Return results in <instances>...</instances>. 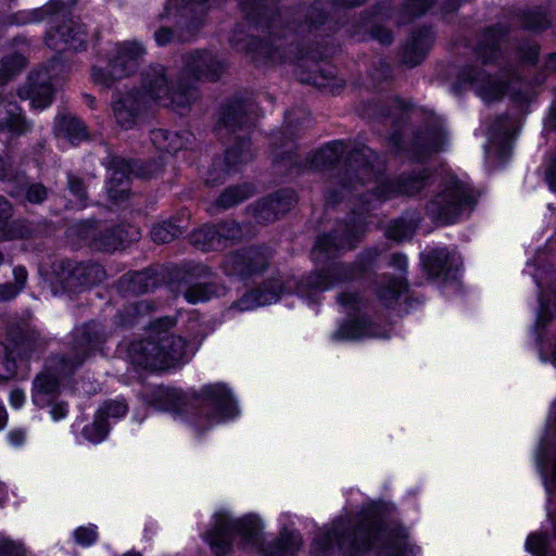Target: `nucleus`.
<instances>
[{"mask_svg": "<svg viewBox=\"0 0 556 556\" xmlns=\"http://www.w3.org/2000/svg\"><path fill=\"white\" fill-rule=\"evenodd\" d=\"M249 115L245 98L235 94L226 98L217 110L216 129L236 132L243 128Z\"/></svg>", "mask_w": 556, "mask_h": 556, "instance_id": "29", "label": "nucleus"}, {"mask_svg": "<svg viewBox=\"0 0 556 556\" xmlns=\"http://www.w3.org/2000/svg\"><path fill=\"white\" fill-rule=\"evenodd\" d=\"M268 197L280 217L287 215L299 201L296 192L291 188H280L268 193Z\"/></svg>", "mask_w": 556, "mask_h": 556, "instance_id": "60", "label": "nucleus"}, {"mask_svg": "<svg viewBox=\"0 0 556 556\" xmlns=\"http://www.w3.org/2000/svg\"><path fill=\"white\" fill-rule=\"evenodd\" d=\"M409 285L406 278L392 276L387 281L378 286L376 295L383 307L394 308L402 295H405L404 302L412 306L413 302L421 303V300L408 294Z\"/></svg>", "mask_w": 556, "mask_h": 556, "instance_id": "37", "label": "nucleus"}, {"mask_svg": "<svg viewBox=\"0 0 556 556\" xmlns=\"http://www.w3.org/2000/svg\"><path fill=\"white\" fill-rule=\"evenodd\" d=\"M556 317V293H541L539 308L535 318V330L539 336L543 333L552 320Z\"/></svg>", "mask_w": 556, "mask_h": 556, "instance_id": "55", "label": "nucleus"}, {"mask_svg": "<svg viewBox=\"0 0 556 556\" xmlns=\"http://www.w3.org/2000/svg\"><path fill=\"white\" fill-rule=\"evenodd\" d=\"M535 462L546 489H556V464H554V444L542 440L536 452Z\"/></svg>", "mask_w": 556, "mask_h": 556, "instance_id": "50", "label": "nucleus"}, {"mask_svg": "<svg viewBox=\"0 0 556 556\" xmlns=\"http://www.w3.org/2000/svg\"><path fill=\"white\" fill-rule=\"evenodd\" d=\"M285 280L278 276L264 279L258 286L245 291L236 302L235 306L242 311L270 305L280 301L283 294H289Z\"/></svg>", "mask_w": 556, "mask_h": 556, "instance_id": "22", "label": "nucleus"}, {"mask_svg": "<svg viewBox=\"0 0 556 556\" xmlns=\"http://www.w3.org/2000/svg\"><path fill=\"white\" fill-rule=\"evenodd\" d=\"M141 400L149 408L178 416L188 424L192 407L190 389L157 384L147 389L141 394Z\"/></svg>", "mask_w": 556, "mask_h": 556, "instance_id": "13", "label": "nucleus"}, {"mask_svg": "<svg viewBox=\"0 0 556 556\" xmlns=\"http://www.w3.org/2000/svg\"><path fill=\"white\" fill-rule=\"evenodd\" d=\"M356 28L353 27V23L350 26V34L361 42H368L370 40L377 41L383 47H389L394 42V33L392 29L383 24L371 22L365 29L356 33Z\"/></svg>", "mask_w": 556, "mask_h": 556, "instance_id": "52", "label": "nucleus"}, {"mask_svg": "<svg viewBox=\"0 0 556 556\" xmlns=\"http://www.w3.org/2000/svg\"><path fill=\"white\" fill-rule=\"evenodd\" d=\"M332 337L338 341H355L363 338H390L389 331L375 323L368 314H348L346 318L339 323Z\"/></svg>", "mask_w": 556, "mask_h": 556, "instance_id": "24", "label": "nucleus"}, {"mask_svg": "<svg viewBox=\"0 0 556 556\" xmlns=\"http://www.w3.org/2000/svg\"><path fill=\"white\" fill-rule=\"evenodd\" d=\"M380 255L379 248L371 245L359 251L352 262L330 257L323 264L338 287L350 282H365L374 278L377 275Z\"/></svg>", "mask_w": 556, "mask_h": 556, "instance_id": "10", "label": "nucleus"}, {"mask_svg": "<svg viewBox=\"0 0 556 556\" xmlns=\"http://www.w3.org/2000/svg\"><path fill=\"white\" fill-rule=\"evenodd\" d=\"M135 177L150 180L164 173L165 164L161 157L140 160L135 159Z\"/></svg>", "mask_w": 556, "mask_h": 556, "instance_id": "63", "label": "nucleus"}, {"mask_svg": "<svg viewBox=\"0 0 556 556\" xmlns=\"http://www.w3.org/2000/svg\"><path fill=\"white\" fill-rule=\"evenodd\" d=\"M192 136L189 130L156 128L151 131V141L160 152L176 155L188 148Z\"/></svg>", "mask_w": 556, "mask_h": 556, "instance_id": "40", "label": "nucleus"}, {"mask_svg": "<svg viewBox=\"0 0 556 556\" xmlns=\"http://www.w3.org/2000/svg\"><path fill=\"white\" fill-rule=\"evenodd\" d=\"M225 71V62L208 49L198 48L182 55V72L193 81L217 83Z\"/></svg>", "mask_w": 556, "mask_h": 556, "instance_id": "18", "label": "nucleus"}, {"mask_svg": "<svg viewBox=\"0 0 556 556\" xmlns=\"http://www.w3.org/2000/svg\"><path fill=\"white\" fill-rule=\"evenodd\" d=\"M392 11L393 8L391 3L378 1L359 13L358 18L353 22V27L356 28V33H358L365 29L366 26H369L371 22H375L378 17L388 21L391 17Z\"/></svg>", "mask_w": 556, "mask_h": 556, "instance_id": "56", "label": "nucleus"}, {"mask_svg": "<svg viewBox=\"0 0 556 556\" xmlns=\"http://www.w3.org/2000/svg\"><path fill=\"white\" fill-rule=\"evenodd\" d=\"M478 201L472 189L455 174L443 178L439 191L426 203L427 216L437 226H451L459 222L463 214L472 212Z\"/></svg>", "mask_w": 556, "mask_h": 556, "instance_id": "6", "label": "nucleus"}, {"mask_svg": "<svg viewBox=\"0 0 556 556\" xmlns=\"http://www.w3.org/2000/svg\"><path fill=\"white\" fill-rule=\"evenodd\" d=\"M218 285L216 282H194L188 285L185 290V300L190 304L205 303L218 296Z\"/></svg>", "mask_w": 556, "mask_h": 556, "instance_id": "57", "label": "nucleus"}, {"mask_svg": "<svg viewBox=\"0 0 556 556\" xmlns=\"http://www.w3.org/2000/svg\"><path fill=\"white\" fill-rule=\"evenodd\" d=\"M30 129L31 123L26 118L18 103L0 93V134L18 137Z\"/></svg>", "mask_w": 556, "mask_h": 556, "instance_id": "31", "label": "nucleus"}, {"mask_svg": "<svg viewBox=\"0 0 556 556\" xmlns=\"http://www.w3.org/2000/svg\"><path fill=\"white\" fill-rule=\"evenodd\" d=\"M168 270L164 265H155L142 270H129L118 280V290L125 294L142 295L168 286Z\"/></svg>", "mask_w": 556, "mask_h": 556, "instance_id": "19", "label": "nucleus"}, {"mask_svg": "<svg viewBox=\"0 0 556 556\" xmlns=\"http://www.w3.org/2000/svg\"><path fill=\"white\" fill-rule=\"evenodd\" d=\"M220 160L228 166L235 174L242 169V166L253 160L252 141L248 136H239L229 146Z\"/></svg>", "mask_w": 556, "mask_h": 556, "instance_id": "45", "label": "nucleus"}, {"mask_svg": "<svg viewBox=\"0 0 556 556\" xmlns=\"http://www.w3.org/2000/svg\"><path fill=\"white\" fill-rule=\"evenodd\" d=\"M197 98V87L190 78L181 76L173 81L168 96L162 105L173 111H189Z\"/></svg>", "mask_w": 556, "mask_h": 556, "instance_id": "39", "label": "nucleus"}, {"mask_svg": "<svg viewBox=\"0 0 556 556\" xmlns=\"http://www.w3.org/2000/svg\"><path fill=\"white\" fill-rule=\"evenodd\" d=\"M20 96L30 100L34 109L45 110L52 104L55 88L47 73L30 72L26 86L20 90Z\"/></svg>", "mask_w": 556, "mask_h": 556, "instance_id": "30", "label": "nucleus"}, {"mask_svg": "<svg viewBox=\"0 0 556 556\" xmlns=\"http://www.w3.org/2000/svg\"><path fill=\"white\" fill-rule=\"evenodd\" d=\"M336 287L331 276L321 264L319 268H314L302 275L294 283V291H290L289 294H295L303 299L309 307H318L321 304V293Z\"/></svg>", "mask_w": 556, "mask_h": 556, "instance_id": "23", "label": "nucleus"}, {"mask_svg": "<svg viewBox=\"0 0 556 556\" xmlns=\"http://www.w3.org/2000/svg\"><path fill=\"white\" fill-rule=\"evenodd\" d=\"M191 414L188 425L198 437L205 434L214 424H224L240 415L238 401L226 382H211L199 390L190 388Z\"/></svg>", "mask_w": 556, "mask_h": 556, "instance_id": "4", "label": "nucleus"}, {"mask_svg": "<svg viewBox=\"0 0 556 556\" xmlns=\"http://www.w3.org/2000/svg\"><path fill=\"white\" fill-rule=\"evenodd\" d=\"M280 0H238L243 21L254 29H271L280 16Z\"/></svg>", "mask_w": 556, "mask_h": 556, "instance_id": "25", "label": "nucleus"}, {"mask_svg": "<svg viewBox=\"0 0 556 556\" xmlns=\"http://www.w3.org/2000/svg\"><path fill=\"white\" fill-rule=\"evenodd\" d=\"M420 165L402 170L395 176L377 175L374 187L359 194L362 204L369 208L371 201L381 205L395 199H415L421 195L434 185L435 170Z\"/></svg>", "mask_w": 556, "mask_h": 556, "instance_id": "5", "label": "nucleus"}, {"mask_svg": "<svg viewBox=\"0 0 556 556\" xmlns=\"http://www.w3.org/2000/svg\"><path fill=\"white\" fill-rule=\"evenodd\" d=\"M106 342V336L103 326L90 319L73 329L71 333L72 356L63 359L64 364H70L73 368L80 367L91 355L102 350Z\"/></svg>", "mask_w": 556, "mask_h": 556, "instance_id": "15", "label": "nucleus"}, {"mask_svg": "<svg viewBox=\"0 0 556 556\" xmlns=\"http://www.w3.org/2000/svg\"><path fill=\"white\" fill-rule=\"evenodd\" d=\"M510 124V115L502 113L495 117L490 126V138L495 147V155L501 162L508 161L513 154V140L516 129Z\"/></svg>", "mask_w": 556, "mask_h": 556, "instance_id": "33", "label": "nucleus"}, {"mask_svg": "<svg viewBox=\"0 0 556 556\" xmlns=\"http://www.w3.org/2000/svg\"><path fill=\"white\" fill-rule=\"evenodd\" d=\"M111 429L109 420H104L101 415L94 413L93 421L85 425L80 434L84 440L92 444H100L109 437Z\"/></svg>", "mask_w": 556, "mask_h": 556, "instance_id": "59", "label": "nucleus"}, {"mask_svg": "<svg viewBox=\"0 0 556 556\" xmlns=\"http://www.w3.org/2000/svg\"><path fill=\"white\" fill-rule=\"evenodd\" d=\"M515 17L523 30L536 35L543 34L553 25L549 5L535 4L519 9Z\"/></svg>", "mask_w": 556, "mask_h": 556, "instance_id": "38", "label": "nucleus"}, {"mask_svg": "<svg viewBox=\"0 0 556 556\" xmlns=\"http://www.w3.org/2000/svg\"><path fill=\"white\" fill-rule=\"evenodd\" d=\"M60 382L50 371H40L31 382V402L38 408H45L59 395Z\"/></svg>", "mask_w": 556, "mask_h": 556, "instance_id": "41", "label": "nucleus"}, {"mask_svg": "<svg viewBox=\"0 0 556 556\" xmlns=\"http://www.w3.org/2000/svg\"><path fill=\"white\" fill-rule=\"evenodd\" d=\"M255 186L252 182H241L226 187L214 201L218 211H227L236 207L252 198L255 193Z\"/></svg>", "mask_w": 556, "mask_h": 556, "instance_id": "48", "label": "nucleus"}, {"mask_svg": "<svg viewBox=\"0 0 556 556\" xmlns=\"http://www.w3.org/2000/svg\"><path fill=\"white\" fill-rule=\"evenodd\" d=\"M168 270L169 285L175 282L194 283V280L206 279L213 275L212 268L202 263H184L166 266Z\"/></svg>", "mask_w": 556, "mask_h": 556, "instance_id": "47", "label": "nucleus"}, {"mask_svg": "<svg viewBox=\"0 0 556 556\" xmlns=\"http://www.w3.org/2000/svg\"><path fill=\"white\" fill-rule=\"evenodd\" d=\"M176 324L177 319L172 316H162L151 321L148 337L129 344L130 363L151 372L180 367L184 364L187 341L172 332Z\"/></svg>", "mask_w": 556, "mask_h": 556, "instance_id": "2", "label": "nucleus"}, {"mask_svg": "<svg viewBox=\"0 0 556 556\" xmlns=\"http://www.w3.org/2000/svg\"><path fill=\"white\" fill-rule=\"evenodd\" d=\"M268 266V256L261 247L256 245L231 251L223 262L225 275L242 282L263 275Z\"/></svg>", "mask_w": 556, "mask_h": 556, "instance_id": "14", "label": "nucleus"}, {"mask_svg": "<svg viewBox=\"0 0 556 556\" xmlns=\"http://www.w3.org/2000/svg\"><path fill=\"white\" fill-rule=\"evenodd\" d=\"M345 248H349V244L338 229H331L328 232L317 236L314 245V251H316L317 254L313 257L315 268H319L327 258H340V252Z\"/></svg>", "mask_w": 556, "mask_h": 556, "instance_id": "42", "label": "nucleus"}, {"mask_svg": "<svg viewBox=\"0 0 556 556\" xmlns=\"http://www.w3.org/2000/svg\"><path fill=\"white\" fill-rule=\"evenodd\" d=\"M329 21V13L318 4H312L302 20L293 21V31L312 33L320 29Z\"/></svg>", "mask_w": 556, "mask_h": 556, "instance_id": "54", "label": "nucleus"}, {"mask_svg": "<svg viewBox=\"0 0 556 556\" xmlns=\"http://www.w3.org/2000/svg\"><path fill=\"white\" fill-rule=\"evenodd\" d=\"M110 177L106 181V191L109 199L116 204L124 203L130 199L131 177L116 170H109Z\"/></svg>", "mask_w": 556, "mask_h": 556, "instance_id": "53", "label": "nucleus"}, {"mask_svg": "<svg viewBox=\"0 0 556 556\" xmlns=\"http://www.w3.org/2000/svg\"><path fill=\"white\" fill-rule=\"evenodd\" d=\"M73 232L90 250L106 254L124 251L141 238L140 229L127 222L101 226V220L89 217L76 223Z\"/></svg>", "mask_w": 556, "mask_h": 556, "instance_id": "7", "label": "nucleus"}, {"mask_svg": "<svg viewBox=\"0 0 556 556\" xmlns=\"http://www.w3.org/2000/svg\"><path fill=\"white\" fill-rule=\"evenodd\" d=\"M358 201L361 200L358 199ZM374 202L375 201H371L369 208H366L362 202H359L358 206L351 208L346 216L339 222L342 225L340 232L345 242H348L349 249L355 248L356 243L362 241L366 235L368 230L367 212L376 207Z\"/></svg>", "mask_w": 556, "mask_h": 556, "instance_id": "34", "label": "nucleus"}, {"mask_svg": "<svg viewBox=\"0 0 556 556\" xmlns=\"http://www.w3.org/2000/svg\"><path fill=\"white\" fill-rule=\"evenodd\" d=\"M295 64L301 68L298 80L304 85L317 86V78L328 76L319 68V62L325 59V50L317 41H298L291 45Z\"/></svg>", "mask_w": 556, "mask_h": 556, "instance_id": "20", "label": "nucleus"}, {"mask_svg": "<svg viewBox=\"0 0 556 556\" xmlns=\"http://www.w3.org/2000/svg\"><path fill=\"white\" fill-rule=\"evenodd\" d=\"M55 131L73 146H78L90 137L86 124L70 114L61 115L55 121Z\"/></svg>", "mask_w": 556, "mask_h": 556, "instance_id": "49", "label": "nucleus"}, {"mask_svg": "<svg viewBox=\"0 0 556 556\" xmlns=\"http://www.w3.org/2000/svg\"><path fill=\"white\" fill-rule=\"evenodd\" d=\"M466 87L475 88L476 93L485 102H496L508 94L510 80L492 75L483 67L466 63L462 65L452 84L455 93H462Z\"/></svg>", "mask_w": 556, "mask_h": 556, "instance_id": "9", "label": "nucleus"}, {"mask_svg": "<svg viewBox=\"0 0 556 556\" xmlns=\"http://www.w3.org/2000/svg\"><path fill=\"white\" fill-rule=\"evenodd\" d=\"M173 79L162 64H151L141 74V87H134L113 102L116 123L123 129H131L153 104H163Z\"/></svg>", "mask_w": 556, "mask_h": 556, "instance_id": "3", "label": "nucleus"}, {"mask_svg": "<svg viewBox=\"0 0 556 556\" xmlns=\"http://www.w3.org/2000/svg\"><path fill=\"white\" fill-rule=\"evenodd\" d=\"M187 226L188 220L182 215H173L153 224L150 230L151 240L156 244L169 243L182 236Z\"/></svg>", "mask_w": 556, "mask_h": 556, "instance_id": "46", "label": "nucleus"}, {"mask_svg": "<svg viewBox=\"0 0 556 556\" xmlns=\"http://www.w3.org/2000/svg\"><path fill=\"white\" fill-rule=\"evenodd\" d=\"M346 144L341 139L326 142L306 156L307 169L325 172L336 168L345 153Z\"/></svg>", "mask_w": 556, "mask_h": 556, "instance_id": "32", "label": "nucleus"}, {"mask_svg": "<svg viewBox=\"0 0 556 556\" xmlns=\"http://www.w3.org/2000/svg\"><path fill=\"white\" fill-rule=\"evenodd\" d=\"M102 273L103 268L97 263L65 258L60 262L55 275L63 291L78 294L100 282Z\"/></svg>", "mask_w": 556, "mask_h": 556, "instance_id": "17", "label": "nucleus"}, {"mask_svg": "<svg viewBox=\"0 0 556 556\" xmlns=\"http://www.w3.org/2000/svg\"><path fill=\"white\" fill-rule=\"evenodd\" d=\"M36 346L35 332L23 328L11 330L9 343L0 342V382L14 379L18 370L27 369Z\"/></svg>", "mask_w": 556, "mask_h": 556, "instance_id": "8", "label": "nucleus"}, {"mask_svg": "<svg viewBox=\"0 0 556 556\" xmlns=\"http://www.w3.org/2000/svg\"><path fill=\"white\" fill-rule=\"evenodd\" d=\"M213 526L203 535V541L208 545L214 556H229L233 552V539L230 527V514L217 511L213 516Z\"/></svg>", "mask_w": 556, "mask_h": 556, "instance_id": "26", "label": "nucleus"}, {"mask_svg": "<svg viewBox=\"0 0 556 556\" xmlns=\"http://www.w3.org/2000/svg\"><path fill=\"white\" fill-rule=\"evenodd\" d=\"M220 233L215 224H204L190 235L191 244L203 252L223 250Z\"/></svg>", "mask_w": 556, "mask_h": 556, "instance_id": "51", "label": "nucleus"}, {"mask_svg": "<svg viewBox=\"0 0 556 556\" xmlns=\"http://www.w3.org/2000/svg\"><path fill=\"white\" fill-rule=\"evenodd\" d=\"M249 208L254 218L263 224L274 223L280 218L268 194L257 199Z\"/></svg>", "mask_w": 556, "mask_h": 556, "instance_id": "62", "label": "nucleus"}, {"mask_svg": "<svg viewBox=\"0 0 556 556\" xmlns=\"http://www.w3.org/2000/svg\"><path fill=\"white\" fill-rule=\"evenodd\" d=\"M56 15L49 22L45 34L46 45L55 51L83 52L87 49V29L85 24L72 17L59 21Z\"/></svg>", "mask_w": 556, "mask_h": 556, "instance_id": "16", "label": "nucleus"}, {"mask_svg": "<svg viewBox=\"0 0 556 556\" xmlns=\"http://www.w3.org/2000/svg\"><path fill=\"white\" fill-rule=\"evenodd\" d=\"M420 266L427 280L443 286L460 282L463 264L447 248H433L421 252Z\"/></svg>", "mask_w": 556, "mask_h": 556, "instance_id": "12", "label": "nucleus"}, {"mask_svg": "<svg viewBox=\"0 0 556 556\" xmlns=\"http://www.w3.org/2000/svg\"><path fill=\"white\" fill-rule=\"evenodd\" d=\"M302 545L301 532L285 526L280 529L278 536L266 544L264 554L265 556H295Z\"/></svg>", "mask_w": 556, "mask_h": 556, "instance_id": "43", "label": "nucleus"}, {"mask_svg": "<svg viewBox=\"0 0 556 556\" xmlns=\"http://www.w3.org/2000/svg\"><path fill=\"white\" fill-rule=\"evenodd\" d=\"M448 134L439 122H427L417 127L407 147V157L412 163L426 164L433 155L446 151Z\"/></svg>", "mask_w": 556, "mask_h": 556, "instance_id": "11", "label": "nucleus"}, {"mask_svg": "<svg viewBox=\"0 0 556 556\" xmlns=\"http://www.w3.org/2000/svg\"><path fill=\"white\" fill-rule=\"evenodd\" d=\"M506 36L507 29L501 24L490 25L482 30L472 51L483 66H493L500 62L503 58L501 43Z\"/></svg>", "mask_w": 556, "mask_h": 556, "instance_id": "27", "label": "nucleus"}, {"mask_svg": "<svg viewBox=\"0 0 556 556\" xmlns=\"http://www.w3.org/2000/svg\"><path fill=\"white\" fill-rule=\"evenodd\" d=\"M230 527L235 538H239L242 544L260 546L263 543L265 525L257 514L249 513L239 518L230 515Z\"/></svg>", "mask_w": 556, "mask_h": 556, "instance_id": "36", "label": "nucleus"}, {"mask_svg": "<svg viewBox=\"0 0 556 556\" xmlns=\"http://www.w3.org/2000/svg\"><path fill=\"white\" fill-rule=\"evenodd\" d=\"M64 0H49L45 5L33 10H21L12 14V23L18 26L40 23L48 21V23L56 15L65 11Z\"/></svg>", "mask_w": 556, "mask_h": 556, "instance_id": "44", "label": "nucleus"}, {"mask_svg": "<svg viewBox=\"0 0 556 556\" xmlns=\"http://www.w3.org/2000/svg\"><path fill=\"white\" fill-rule=\"evenodd\" d=\"M229 43L236 51L250 56L254 63H268L278 52V47L273 40L256 35L238 36L233 34L229 38Z\"/></svg>", "mask_w": 556, "mask_h": 556, "instance_id": "28", "label": "nucleus"}, {"mask_svg": "<svg viewBox=\"0 0 556 556\" xmlns=\"http://www.w3.org/2000/svg\"><path fill=\"white\" fill-rule=\"evenodd\" d=\"M376 152L368 146L363 144L362 147L353 148L346 155L344 162L350 164L352 168L361 175V173H367L374 168V159Z\"/></svg>", "mask_w": 556, "mask_h": 556, "instance_id": "58", "label": "nucleus"}, {"mask_svg": "<svg viewBox=\"0 0 556 556\" xmlns=\"http://www.w3.org/2000/svg\"><path fill=\"white\" fill-rule=\"evenodd\" d=\"M549 544V534L546 531H535L527 536L525 549L533 556H548Z\"/></svg>", "mask_w": 556, "mask_h": 556, "instance_id": "64", "label": "nucleus"}, {"mask_svg": "<svg viewBox=\"0 0 556 556\" xmlns=\"http://www.w3.org/2000/svg\"><path fill=\"white\" fill-rule=\"evenodd\" d=\"M397 513L396 505L383 498L363 504L354 522L349 517L337 516L330 527H325L311 543L313 556H412L408 533L402 522H391Z\"/></svg>", "mask_w": 556, "mask_h": 556, "instance_id": "1", "label": "nucleus"}, {"mask_svg": "<svg viewBox=\"0 0 556 556\" xmlns=\"http://www.w3.org/2000/svg\"><path fill=\"white\" fill-rule=\"evenodd\" d=\"M435 39L437 33L431 24H425L412 30L401 46V63L407 68L421 65L431 52Z\"/></svg>", "mask_w": 556, "mask_h": 556, "instance_id": "21", "label": "nucleus"}, {"mask_svg": "<svg viewBox=\"0 0 556 556\" xmlns=\"http://www.w3.org/2000/svg\"><path fill=\"white\" fill-rule=\"evenodd\" d=\"M13 205L3 195H0V239L4 241L28 239L33 230L24 218L12 219Z\"/></svg>", "mask_w": 556, "mask_h": 556, "instance_id": "35", "label": "nucleus"}, {"mask_svg": "<svg viewBox=\"0 0 556 556\" xmlns=\"http://www.w3.org/2000/svg\"><path fill=\"white\" fill-rule=\"evenodd\" d=\"M235 174L225 163L220 160V155L212 159V162L206 170L205 185L207 187H218L226 182L227 178Z\"/></svg>", "mask_w": 556, "mask_h": 556, "instance_id": "61", "label": "nucleus"}]
</instances>
